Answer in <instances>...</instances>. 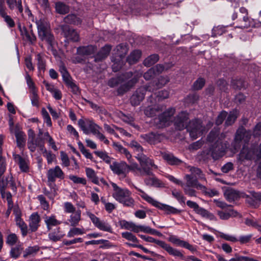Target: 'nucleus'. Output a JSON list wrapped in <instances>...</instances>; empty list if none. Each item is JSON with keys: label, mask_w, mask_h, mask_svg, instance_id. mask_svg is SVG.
Listing matches in <instances>:
<instances>
[{"label": "nucleus", "mask_w": 261, "mask_h": 261, "mask_svg": "<svg viewBox=\"0 0 261 261\" xmlns=\"http://www.w3.org/2000/svg\"><path fill=\"white\" fill-rule=\"evenodd\" d=\"M189 119L188 114L185 112H181L175 118L174 125L179 130H182L187 128L189 132L190 136L193 140L197 139L202 135L205 133L213 125V123L208 122L206 127L201 125V121L199 119H195L189 122L187 125Z\"/></svg>", "instance_id": "1"}, {"label": "nucleus", "mask_w": 261, "mask_h": 261, "mask_svg": "<svg viewBox=\"0 0 261 261\" xmlns=\"http://www.w3.org/2000/svg\"><path fill=\"white\" fill-rule=\"evenodd\" d=\"M165 109L163 105H154L148 106L145 111V114L150 117L159 115L158 121L155 122L157 126L159 127L168 126L172 121V116L175 113V109L172 108L168 109L167 111L160 114Z\"/></svg>", "instance_id": "2"}, {"label": "nucleus", "mask_w": 261, "mask_h": 261, "mask_svg": "<svg viewBox=\"0 0 261 261\" xmlns=\"http://www.w3.org/2000/svg\"><path fill=\"white\" fill-rule=\"evenodd\" d=\"M142 72H135L134 74L132 72H127L122 77H117L112 78L108 82V85L111 87H114L119 84H121L123 82L128 81L126 84L123 85L119 89V93L128 90L133 86H134L138 82V79L141 77Z\"/></svg>", "instance_id": "3"}, {"label": "nucleus", "mask_w": 261, "mask_h": 261, "mask_svg": "<svg viewBox=\"0 0 261 261\" xmlns=\"http://www.w3.org/2000/svg\"><path fill=\"white\" fill-rule=\"evenodd\" d=\"M38 29L39 38L42 41H45L48 44V48L55 55L56 51L54 49L56 41L54 35L50 32V25L44 19H39L36 22Z\"/></svg>", "instance_id": "4"}, {"label": "nucleus", "mask_w": 261, "mask_h": 261, "mask_svg": "<svg viewBox=\"0 0 261 261\" xmlns=\"http://www.w3.org/2000/svg\"><path fill=\"white\" fill-rule=\"evenodd\" d=\"M78 124L84 134L88 135L92 133L105 144L108 145L110 143V141L100 132L102 128L96 124L93 120L80 119L78 121Z\"/></svg>", "instance_id": "5"}, {"label": "nucleus", "mask_w": 261, "mask_h": 261, "mask_svg": "<svg viewBox=\"0 0 261 261\" xmlns=\"http://www.w3.org/2000/svg\"><path fill=\"white\" fill-rule=\"evenodd\" d=\"M113 189L112 196L118 202L123 204L124 206L133 207L135 205V200L132 197V193L126 188H121L116 184L112 183Z\"/></svg>", "instance_id": "6"}, {"label": "nucleus", "mask_w": 261, "mask_h": 261, "mask_svg": "<svg viewBox=\"0 0 261 261\" xmlns=\"http://www.w3.org/2000/svg\"><path fill=\"white\" fill-rule=\"evenodd\" d=\"M136 189L139 192V195L144 200L151 204L152 205L164 211L167 214H176L179 212V211L172 206L160 203V202L156 201L152 197L149 196L147 193L142 191L141 189L138 188H136Z\"/></svg>", "instance_id": "7"}, {"label": "nucleus", "mask_w": 261, "mask_h": 261, "mask_svg": "<svg viewBox=\"0 0 261 261\" xmlns=\"http://www.w3.org/2000/svg\"><path fill=\"white\" fill-rule=\"evenodd\" d=\"M43 132L40 130L37 138L34 131L30 129L28 131V147L31 152H34L37 147H38L41 151L44 149V141L42 137Z\"/></svg>", "instance_id": "8"}, {"label": "nucleus", "mask_w": 261, "mask_h": 261, "mask_svg": "<svg viewBox=\"0 0 261 261\" xmlns=\"http://www.w3.org/2000/svg\"><path fill=\"white\" fill-rule=\"evenodd\" d=\"M139 236L143 240L147 242L154 243L163 249H165L170 255L174 256L183 257L184 255L178 250L172 247L170 245L163 241L156 240L151 237L139 234Z\"/></svg>", "instance_id": "9"}, {"label": "nucleus", "mask_w": 261, "mask_h": 261, "mask_svg": "<svg viewBox=\"0 0 261 261\" xmlns=\"http://www.w3.org/2000/svg\"><path fill=\"white\" fill-rule=\"evenodd\" d=\"M110 168L112 172L120 178H125L128 174L127 164L124 161L113 162L110 164Z\"/></svg>", "instance_id": "10"}, {"label": "nucleus", "mask_w": 261, "mask_h": 261, "mask_svg": "<svg viewBox=\"0 0 261 261\" xmlns=\"http://www.w3.org/2000/svg\"><path fill=\"white\" fill-rule=\"evenodd\" d=\"M47 177L49 186H55L54 182L56 179H63L64 178V173L59 166H56L48 170Z\"/></svg>", "instance_id": "11"}, {"label": "nucleus", "mask_w": 261, "mask_h": 261, "mask_svg": "<svg viewBox=\"0 0 261 261\" xmlns=\"http://www.w3.org/2000/svg\"><path fill=\"white\" fill-rule=\"evenodd\" d=\"M87 215L96 227L100 230L110 232H112L111 226L107 221L100 220L94 214L90 212H87Z\"/></svg>", "instance_id": "12"}, {"label": "nucleus", "mask_w": 261, "mask_h": 261, "mask_svg": "<svg viewBox=\"0 0 261 261\" xmlns=\"http://www.w3.org/2000/svg\"><path fill=\"white\" fill-rule=\"evenodd\" d=\"M228 147V144L222 143L220 140H217L212 148L211 149V153L213 158L214 160H217L222 157L225 153L226 149Z\"/></svg>", "instance_id": "13"}, {"label": "nucleus", "mask_w": 261, "mask_h": 261, "mask_svg": "<svg viewBox=\"0 0 261 261\" xmlns=\"http://www.w3.org/2000/svg\"><path fill=\"white\" fill-rule=\"evenodd\" d=\"M151 91L149 87H142L138 88L130 97V102L133 106H138L144 98L147 91Z\"/></svg>", "instance_id": "14"}, {"label": "nucleus", "mask_w": 261, "mask_h": 261, "mask_svg": "<svg viewBox=\"0 0 261 261\" xmlns=\"http://www.w3.org/2000/svg\"><path fill=\"white\" fill-rule=\"evenodd\" d=\"M238 160L241 162L245 160H257L256 159V150L254 148H249L243 147L238 155Z\"/></svg>", "instance_id": "15"}, {"label": "nucleus", "mask_w": 261, "mask_h": 261, "mask_svg": "<svg viewBox=\"0 0 261 261\" xmlns=\"http://www.w3.org/2000/svg\"><path fill=\"white\" fill-rule=\"evenodd\" d=\"M133 161V160L132 159L131 163H129V165L127 164L128 173L130 171L136 174L140 175H150L151 174V172L149 169H147L145 167H143V168H142V167L141 168L137 163Z\"/></svg>", "instance_id": "16"}, {"label": "nucleus", "mask_w": 261, "mask_h": 261, "mask_svg": "<svg viewBox=\"0 0 261 261\" xmlns=\"http://www.w3.org/2000/svg\"><path fill=\"white\" fill-rule=\"evenodd\" d=\"M136 158L139 162L142 168L145 167L147 169H149L151 172H152L151 170L158 168V166L154 164L153 160L147 157L144 154H140L138 156H136Z\"/></svg>", "instance_id": "17"}, {"label": "nucleus", "mask_w": 261, "mask_h": 261, "mask_svg": "<svg viewBox=\"0 0 261 261\" xmlns=\"http://www.w3.org/2000/svg\"><path fill=\"white\" fill-rule=\"evenodd\" d=\"M61 72L62 74L63 80L67 85L71 88L72 92L75 94H79L80 91L78 86L72 81L70 75L64 67L62 68Z\"/></svg>", "instance_id": "18"}, {"label": "nucleus", "mask_w": 261, "mask_h": 261, "mask_svg": "<svg viewBox=\"0 0 261 261\" xmlns=\"http://www.w3.org/2000/svg\"><path fill=\"white\" fill-rule=\"evenodd\" d=\"M249 194L246 196V202L251 206L256 207L261 201V193L250 191Z\"/></svg>", "instance_id": "19"}, {"label": "nucleus", "mask_w": 261, "mask_h": 261, "mask_svg": "<svg viewBox=\"0 0 261 261\" xmlns=\"http://www.w3.org/2000/svg\"><path fill=\"white\" fill-rule=\"evenodd\" d=\"M217 215L221 220H226L229 219L230 217H241L239 213L232 208L229 207L225 210L217 211Z\"/></svg>", "instance_id": "20"}, {"label": "nucleus", "mask_w": 261, "mask_h": 261, "mask_svg": "<svg viewBox=\"0 0 261 261\" xmlns=\"http://www.w3.org/2000/svg\"><path fill=\"white\" fill-rule=\"evenodd\" d=\"M40 221L41 219L38 213H33L29 219V230L31 232L37 231L40 226Z\"/></svg>", "instance_id": "21"}, {"label": "nucleus", "mask_w": 261, "mask_h": 261, "mask_svg": "<svg viewBox=\"0 0 261 261\" xmlns=\"http://www.w3.org/2000/svg\"><path fill=\"white\" fill-rule=\"evenodd\" d=\"M62 30L66 38L73 41L79 40V34L73 29H70L69 26L64 25L62 26Z\"/></svg>", "instance_id": "22"}, {"label": "nucleus", "mask_w": 261, "mask_h": 261, "mask_svg": "<svg viewBox=\"0 0 261 261\" xmlns=\"http://www.w3.org/2000/svg\"><path fill=\"white\" fill-rule=\"evenodd\" d=\"M150 176L144 179V182L147 186H152L157 188L164 187V183L157 178L151 172Z\"/></svg>", "instance_id": "23"}, {"label": "nucleus", "mask_w": 261, "mask_h": 261, "mask_svg": "<svg viewBox=\"0 0 261 261\" xmlns=\"http://www.w3.org/2000/svg\"><path fill=\"white\" fill-rule=\"evenodd\" d=\"M185 179L186 180V183L184 184V186H190L200 190L205 188L204 186L198 183L196 178L192 176L191 175L186 174L185 176Z\"/></svg>", "instance_id": "24"}, {"label": "nucleus", "mask_w": 261, "mask_h": 261, "mask_svg": "<svg viewBox=\"0 0 261 261\" xmlns=\"http://www.w3.org/2000/svg\"><path fill=\"white\" fill-rule=\"evenodd\" d=\"M141 137L150 144H155L161 141V136L159 134L150 133L142 135Z\"/></svg>", "instance_id": "25"}, {"label": "nucleus", "mask_w": 261, "mask_h": 261, "mask_svg": "<svg viewBox=\"0 0 261 261\" xmlns=\"http://www.w3.org/2000/svg\"><path fill=\"white\" fill-rule=\"evenodd\" d=\"M13 157L15 161L18 164L20 170L27 172L29 171V166L27 161L19 154H14Z\"/></svg>", "instance_id": "26"}, {"label": "nucleus", "mask_w": 261, "mask_h": 261, "mask_svg": "<svg viewBox=\"0 0 261 261\" xmlns=\"http://www.w3.org/2000/svg\"><path fill=\"white\" fill-rule=\"evenodd\" d=\"M6 3L8 6V8L13 10L15 8H17L19 12L23 16V7L22 6L21 0H6Z\"/></svg>", "instance_id": "27"}, {"label": "nucleus", "mask_w": 261, "mask_h": 261, "mask_svg": "<svg viewBox=\"0 0 261 261\" xmlns=\"http://www.w3.org/2000/svg\"><path fill=\"white\" fill-rule=\"evenodd\" d=\"M44 222L46 225L48 230H50L53 227L59 225L61 222L56 219L54 215L45 216L44 217Z\"/></svg>", "instance_id": "28"}, {"label": "nucleus", "mask_w": 261, "mask_h": 261, "mask_svg": "<svg viewBox=\"0 0 261 261\" xmlns=\"http://www.w3.org/2000/svg\"><path fill=\"white\" fill-rule=\"evenodd\" d=\"M224 196L225 198L229 202H232L238 200L239 197V193L236 190L232 189H227L224 192Z\"/></svg>", "instance_id": "29"}, {"label": "nucleus", "mask_w": 261, "mask_h": 261, "mask_svg": "<svg viewBox=\"0 0 261 261\" xmlns=\"http://www.w3.org/2000/svg\"><path fill=\"white\" fill-rule=\"evenodd\" d=\"M239 21L240 24L238 27L241 29L248 28L249 27H256L260 25V23H258L256 25L254 24L253 21H250L249 20L247 16H243L242 19H240Z\"/></svg>", "instance_id": "30"}, {"label": "nucleus", "mask_w": 261, "mask_h": 261, "mask_svg": "<svg viewBox=\"0 0 261 261\" xmlns=\"http://www.w3.org/2000/svg\"><path fill=\"white\" fill-rule=\"evenodd\" d=\"M15 221L17 226H18L21 230L22 236L23 237L26 236L28 232V226L21 219L19 214H16Z\"/></svg>", "instance_id": "31"}, {"label": "nucleus", "mask_w": 261, "mask_h": 261, "mask_svg": "<svg viewBox=\"0 0 261 261\" xmlns=\"http://www.w3.org/2000/svg\"><path fill=\"white\" fill-rule=\"evenodd\" d=\"M163 159L166 160L168 164L171 165H179L184 164L178 158L174 156L172 154L164 153L163 155Z\"/></svg>", "instance_id": "32"}, {"label": "nucleus", "mask_w": 261, "mask_h": 261, "mask_svg": "<svg viewBox=\"0 0 261 261\" xmlns=\"http://www.w3.org/2000/svg\"><path fill=\"white\" fill-rule=\"evenodd\" d=\"M111 49V46L109 45H105L96 55L95 57V61L97 62L106 58L109 54Z\"/></svg>", "instance_id": "33"}, {"label": "nucleus", "mask_w": 261, "mask_h": 261, "mask_svg": "<svg viewBox=\"0 0 261 261\" xmlns=\"http://www.w3.org/2000/svg\"><path fill=\"white\" fill-rule=\"evenodd\" d=\"M95 51V48L92 45L87 46L79 47L77 49V53L80 55L89 56L91 55Z\"/></svg>", "instance_id": "34"}, {"label": "nucleus", "mask_w": 261, "mask_h": 261, "mask_svg": "<svg viewBox=\"0 0 261 261\" xmlns=\"http://www.w3.org/2000/svg\"><path fill=\"white\" fill-rule=\"evenodd\" d=\"M38 69L40 73L44 72L45 70L46 62L43 55L38 54L36 56Z\"/></svg>", "instance_id": "35"}, {"label": "nucleus", "mask_w": 261, "mask_h": 261, "mask_svg": "<svg viewBox=\"0 0 261 261\" xmlns=\"http://www.w3.org/2000/svg\"><path fill=\"white\" fill-rule=\"evenodd\" d=\"M81 210H77L74 213H72L68 220L72 226H76L79 224L81 220Z\"/></svg>", "instance_id": "36"}, {"label": "nucleus", "mask_w": 261, "mask_h": 261, "mask_svg": "<svg viewBox=\"0 0 261 261\" xmlns=\"http://www.w3.org/2000/svg\"><path fill=\"white\" fill-rule=\"evenodd\" d=\"M127 46L124 44H120L118 45L115 50L116 57H119L118 59H122L127 53Z\"/></svg>", "instance_id": "37"}, {"label": "nucleus", "mask_w": 261, "mask_h": 261, "mask_svg": "<svg viewBox=\"0 0 261 261\" xmlns=\"http://www.w3.org/2000/svg\"><path fill=\"white\" fill-rule=\"evenodd\" d=\"M129 146L133 149L134 151L136 153V156H138L140 154H144L143 153V148L141 145L136 141H132Z\"/></svg>", "instance_id": "38"}, {"label": "nucleus", "mask_w": 261, "mask_h": 261, "mask_svg": "<svg viewBox=\"0 0 261 261\" xmlns=\"http://www.w3.org/2000/svg\"><path fill=\"white\" fill-rule=\"evenodd\" d=\"M141 52L139 50H136L131 53L127 59L129 64H133L137 62L140 58Z\"/></svg>", "instance_id": "39"}, {"label": "nucleus", "mask_w": 261, "mask_h": 261, "mask_svg": "<svg viewBox=\"0 0 261 261\" xmlns=\"http://www.w3.org/2000/svg\"><path fill=\"white\" fill-rule=\"evenodd\" d=\"M55 8L57 12L61 14H66L69 11L68 6L61 2H58L56 3Z\"/></svg>", "instance_id": "40"}, {"label": "nucleus", "mask_w": 261, "mask_h": 261, "mask_svg": "<svg viewBox=\"0 0 261 261\" xmlns=\"http://www.w3.org/2000/svg\"><path fill=\"white\" fill-rule=\"evenodd\" d=\"M86 173L87 177L90 179L92 182L95 184H99V180L97 177L94 170L90 168L86 169Z\"/></svg>", "instance_id": "41"}, {"label": "nucleus", "mask_w": 261, "mask_h": 261, "mask_svg": "<svg viewBox=\"0 0 261 261\" xmlns=\"http://www.w3.org/2000/svg\"><path fill=\"white\" fill-rule=\"evenodd\" d=\"M64 21L66 23L73 24L74 25L80 24L82 22L81 19L74 14L67 15L64 18Z\"/></svg>", "instance_id": "42"}, {"label": "nucleus", "mask_w": 261, "mask_h": 261, "mask_svg": "<svg viewBox=\"0 0 261 261\" xmlns=\"http://www.w3.org/2000/svg\"><path fill=\"white\" fill-rule=\"evenodd\" d=\"M60 227H58L54 232L48 234L49 239L54 242H57L60 240L64 236V234L61 233Z\"/></svg>", "instance_id": "43"}, {"label": "nucleus", "mask_w": 261, "mask_h": 261, "mask_svg": "<svg viewBox=\"0 0 261 261\" xmlns=\"http://www.w3.org/2000/svg\"><path fill=\"white\" fill-rule=\"evenodd\" d=\"M159 56L158 55L153 54L147 57L144 61V65L147 67H150L155 64L159 60Z\"/></svg>", "instance_id": "44"}, {"label": "nucleus", "mask_w": 261, "mask_h": 261, "mask_svg": "<svg viewBox=\"0 0 261 261\" xmlns=\"http://www.w3.org/2000/svg\"><path fill=\"white\" fill-rule=\"evenodd\" d=\"M21 34L31 43L34 42L36 39V36L32 30L28 31L25 28H23V30H21Z\"/></svg>", "instance_id": "45"}, {"label": "nucleus", "mask_w": 261, "mask_h": 261, "mask_svg": "<svg viewBox=\"0 0 261 261\" xmlns=\"http://www.w3.org/2000/svg\"><path fill=\"white\" fill-rule=\"evenodd\" d=\"M238 112L237 110H235L230 112L227 117L225 121V124L227 125H230L233 124L238 117Z\"/></svg>", "instance_id": "46"}, {"label": "nucleus", "mask_w": 261, "mask_h": 261, "mask_svg": "<svg viewBox=\"0 0 261 261\" xmlns=\"http://www.w3.org/2000/svg\"><path fill=\"white\" fill-rule=\"evenodd\" d=\"M94 153L107 164H110L113 159L105 151H96L94 152Z\"/></svg>", "instance_id": "47"}, {"label": "nucleus", "mask_w": 261, "mask_h": 261, "mask_svg": "<svg viewBox=\"0 0 261 261\" xmlns=\"http://www.w3.org/2000/svg\"><path fill=\"white\" fill-rule=\"evenodd\" d=\"M245 133V129L243 127H239L236 132L234 141L237 143H240L242 140L245 141V136H244Z\"/></svg>", "instance_id": "48"}, {"label": "nucleus", "mask_w": 261, "mask_h": 261, "mask_svg": "<svg viewBox=\"0 0 261 261\" xmlns=\"http://www.w3.org/2000/svg\"><path fill=\"white\" fill-rule=\"evenodd\" d=\"M120 225L122 228L135 231V224L132 222L122 220L120 221Z\"/></svg>", "instance_id": "49"}, {"label": "nucleus", "mask_w": 261, "mask_h": 261, "mask_svg": "<svg viewBox=\"0 0 261 261\" xmlns=\"http://www.w3.org/2000/svg\"><path fill=\"white\" fill-rule=\"evenodd\" d=\"M168 240L172 244L182 247H183L184 245L186 242L180 240L179 238L174 235L170 236L168 238Z\"/></svg>", "instance_id": "50"}, {"label": "nucleus", "mask_w": 261, "mask_h": 261, "mask_svg": "<svg viewBox=\"0 0 261 261\" xmlns=\"http://www.w3.org/2000/svg\"><path fill=\"white\" fill-rule=\"evenodd\" d=\"M25 78L27 85L29 89L30 92L37 91L34 82L33 81L32 78L28 73H26Z\"/></svg>", "instance_id": "51"}, {"label": "nucleus", "mask_w": 261, "mask_h": 261, "mask_svg": "<svg viewBox=\"0 0 261 261\" xmlns=\"http://www.w3.org/2000/svg\"><path fill=\"white\" fill-rule=\"evenodd\" d=\"M30 97L31 100L32 105L35 107H38L39 103V96L38 95L37 91L30 92Z\"/></svg>", "instance_id": "52"}, {"label": "nucleus", "mask_w": 261, "mask_h": 261, "mask_svg": "<svg viewBox=\"0 0 261 261\" xmlns=\"http://www.w3.org/2000/svg\"><path fill=\"white\" fill-rule=\"evenodd\" d=\"M18 239L15 233L9 234L6 238V243L10 246H13L17 243Z\"/></svg>", "instance_id": "53"}, {"label": "nucleus", "mask_w": 261, "mask_h": 261, "mask_svg": "<svg viewBox=\"0 0 261 261\" xmlns=\"http://www.w3.org/2000/svg\"><path fill=\"white\" fill-rule=\"evenodd\" d=\"M85 233L83 229L80 228L73 227L70 229L67 233V237L71 238L76 235L83 234Z\"/></svg>", "instance_id": "54"}, {"label": "nucleus", "mask_w": 261, "mask_h": 261, "mask_svg": "<svg viewBox=\"0 0 261 261\" xmlns=\"http://www.w3.org/2000/svg\"><path fill=\"white\" fill-rule=\"evenodd\" d=\"M69 178L74 184H81L85 185L87 183L86 179L85 178L80 177L75 175H70Z\"/></svg>", "instance_id": "55"}, {"label": "nucleus", "mask_w": 261, "mask_h": 261, "mask_svg": "<svg viewBox=\"0 0 261 261\" xmlns=\"http://www.w3.org/2000/svg\"><path fill=\"white\" fill-rule=\"evenodd\" d=\"M39 250V247L37 246L28 247L24 251L23 256L27 257L28 255H33Z\"/></svg>", "instance_id": "56"}, {"label": "nucleus", "mask_w": 261, "mask_h": 261, "mask_svg": "<svg viewBox=\"0 0 261 261\" xmlns=\"http://www.w3.org/2000/svg\"><path fill=\"white\" fill-rule=\"evenodd\" d=\"M184 166L185 167L189 168V171L191 172V175L192 176H194V177L196 178L197 176H199L200 177H201V176H200V174L201 173L200 169L197 168L187 166L186 164H184Z\"/></svg>", "instance_id": "57"}, {"label": "nucleus", "mask_w": 261, "mask_h": 261, "mask_svg": "<svg viewBox=\"0 0 261 261\" xmlns=\"http://www.w3.org/2000/svg\"><path fill=\"white\" fill-rule=\"evenodd\" d=\"M122 237L125 239L132 241L133 242L137 243L138 242V240L136 237L132 233L129 232H124L122 233Z\"/></svg>", "instance_id": "58"}, {"label": "nucleus", "mask_w": 261, "mask_h": 261, "mask_svg": "<svg viewBox=\"0 0 261 261\" xmlns=\"http://www.w3.org/2000/svg\"><path fill=\"white\" fill-rule=\"evenodd\" d=\"M22 251V248L20 247H13L10 251V255L14 258H18Z\"/></svg>", "instance_id": "59"}, {"label": "nucleus", "mask_w": 261, "mask_h": 261, "mask_svg": "<svg viewBox=\"0 0 261 261\" xmlns=\"http://www.w3.org/2000/svg\"><path fill=\"white\" fill-rule=\"evenodd\" d=\"M220 237L228 241L236 242L238 239L234 236L226 234L223 232L219 233Z\"/></svg>", "instance_id": "60"}, {"label": "nucleus", "mask_w": 261, "mask_h": 261, "mask_svg": "<svg viewBox=\"0 0 261 261\" xmlns=\"http://www.w3.org/2000/svg\"><path fill=\"white\" fill-rule=\"evenodd\" d=\"M119 59H115L113 61L114 63L112 65V69L114 72L118 71L123 65V62L121 61V59H120V60H119Z\"/></svg>", "instance_id": "61"}, {"label": "nucleus", "mask_w": 261, "mask_h": 261, "mask_svg": "<svg viewBox=\"0 0 261 261\" xmlns=\"http://www.w3.org/2000/svg\"><path fill=\"white\" fill-rule=\"evenodd\" d=\"M64 211L67 213H73L75 211V207L69 202H65L64 204Z\"/></svg>", "instance_id": "62"}, {"label": "nucleus", "mask_w": 261, "mask_h": 261, "mask_svg": "<svg viewBox=\"0 0 261 261\" xmlns=\"http://www.w3.org/2000/svg\"><path fill=\"white\" fill-rule=\"evenodd\" d=\"M61 160L62 161V165L65 167H68L70 165L69 159L64 152L61 151L60 152Z\"/></svg>", "instance_id": "63"}, {"label": "nucleus", "mask_w": 261, "mask_h": 261, "mask_svg": "<svg viewBox=\"0 0 261 261\" xmlns=\"http://www.w3.org/2000/svg\"><path fill=\"white\" fill-rule=\"evenodd\" d=\"M37 198L40 201L42 208L44 210H47L49 207V204L45 197L43 195H40L38 196Z\"/></svg>", "instance_id": "64"}]
</instances>
